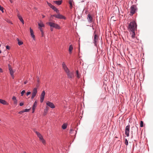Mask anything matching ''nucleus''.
<instances>
[{
	"label": "nucleus",
	"mask_w": 153,
	"mask_h": 153,
	"mask_svg": "<svg viewBox=\"0 0 153 153\" xmlns=\"http://www.w3.org/2000/svg\"><path fill=\"white\" fill-rule=\"evenodd\" d=\"M37 82L38 83L39 82V77H38L37 79Z\"/></svg>",
	"instance_id": "nucleus-44"
},
{
	"label": "nucleus",
	"mask_w": 153,
	"mask_h": 153,
	"mask_svg": "<svg viewBox=\"0 0 153 153\" xmlns=\"http://www.w3.org/2000/svg\"><path fill=\"white\" fill-rule=\"evenodd\" d=\"M31 94V92L30 91H28L26 93V94L27 96H28V95L30 94Z\"/></svg>",
	"instance_id": "nucleus-39"
},
{
	"label": "nucleus",
	"mask_w": 153,
	"mask_h": 153,
	"mask_svg": "<svg viewBox=\"0 0 153 153\" xmlns=\"http://www.w3.org/2000/svg\"><path fill=\"white\" fill-rule=\"evenodd\" d=\"M53 2L58 5H60L62 4L61 1H54Z\"/></svg>",
	"instance_id": "nucleus-22"
},
{
	"label": "nucleus",
	"mask_w": 153,
	"mask_h": 153,
	"mask_svg": "<svg viewBox=\"0 0 153 153\" xmlns=\"http://www.w3.org/2000/svg\"><path fill=\"white\" fill-rule=\"evenodd\" d=\"M0 10L3 13L4 12L3 8L2 7H1L0 5Z\"/></svg>",
	"instance_id": "nucleus-33"
},
{
	"label": "nucleus",
	"mask_w": 153,
	"mask_h": 153,
	"mask_svg": "<svg viewBox=\"0 0 153 153\" xmlns=\"http://www.w3.org/2000/svg\"><path fill=\"white\" fill-rule=\"evenodd\" d=\"M47 3L48 6L50 7L51 8H52L54 6L53 5H52L51 3H50L48 2H47Z\"/></svg>",
	"instance_id": "nucleus-28"
},
{
	"label": "nucleus",
	"mask_w": 153,
	"mask_h": 153,
	"mask_svg": "<svg viewBox=\"0 0 153 153\" xmlns=\"http://www.w3.org/2000/svg\"><path fill=\"white\" fill-rule=\"evenodd\" d=\"M17 41H18V44L19 45H20L23 44V42L20 41L19 39H17Z\"/></svg>",
	"instance_id": "nucleus-27"
},
{
	"label": "nucleus",
	"mask_w": 153,
	"mask_h": 153,
	"mask_svg": "<svg viewBox=\"0 0 153 153\" xmlns=\"http://www.w3.org/2000/svg\"><path fill=\"white\" fill-rule=\"evenodd\" d=\"M14 104L15 105H16L17 104V100H14Z\"/></svg>",
	"instance_id": "nucleus-36"
},
{
	"label": "nucleus",
	"mask_w": 153,
	"mask_h": 153,
	"mask_svg": "<svg viewBox=\"0 0 153 153\" xmlns=\"http://www.w3.org/2000/svg\"><path fill=\"white\" fill-rule=\"evenodd\" d=\"M83 0V1H84V0Z\"/></svg>",
	"instance_id": "nucleus-51"
},
{
	"label": "nucleus",
	"mask_w": 153,
	"mask_h": 153,
	"mask_svg": "<svg viewBox=\"0 0 153 153\" xmlns=\"http://www.w3.org/2000/svg\"><path fill=\"white\" fill-rule=\"evenodd\" d=\"M10 2L11 3H12L13 2V0H9Z\"/></svg>",
	"instance_id": "nucleus-46"
},
{
	"label": "nucleus",
	"mask_w": 153,
	"mask_h": 153,
	"mask_svg": "<svg viewBox=\"0 0 153 153\" xmlns=\"http://www.w3.org/2000/svg\"><path fill=\"white\" fill-rule=\"evenodd\" d=\"M137 25L136 23L134 21L131 22L129 24L128 29L130 32V34H132L133 33H135V31L137 30Z\"/></svg>",
	"instance_id": "nucleus-1"
},
{
	"label": "nucleus",
	"mask_w": 153,
	"mask_h": 153,
	"mask_svg": "<svg viewBox=\"0 0 153 153\" xmlns=\"http://www.w3.org/2000/svg\"><path fill=\"white\" fill-rule=\"evenodd\" d=\"M9 67V70L10 74L12 78L13 79H14V71L13 70L10 66L9 65H8Z\"/></svg>",
	"instance_id": "nucleus-11"
},
{
	"label": "nucleus",
	"mask_w": 153,
	"mask_h": 153,
	"mask_svg": "<svg viewBox=\"0 0 153 153\" xmlns=\"http://www.w3.org/2000/svg\"><path fill=\"white\" fill-rule=\"evenodd\" d=\"M125 144L126 145H128V140H127V139H125Z\"/></svg>",
	"instance_id": "nucleus-32"
},
{
	"label": "nucleus",
	"mask_w": 153,
	"mask_h": 153,
	"mask_svg": "<svg viewBox=\"0 0 153 153\" xmlns=\"http://www.w3.org/2000/svg\"><path fill=\"white\" fill-rule=\"evenodd\" d=\"M30 35L32 37L33 39L34 40H35V36L34 35V33L32 29H31V27L30 28Z\"/></svg>",
	"instance_id": "nucleus-15"
},
{
	"label": "nucleus",
	"mask_w": 153,
	"mask_h": 153,
	"mask_svg": "<svg viewBox=\"0 0 153 153\" xmlns=\"http://www.w3.org/2000/svg\"><path fill=\"white\" fill-rule=\"evenodd\" d=\"M37 92V88H33L32 91V96L31 97V99H33L36 95Z\"/></svg>",
	"instance_id": "nucleus-9"
},
{
	"label": "nucleus",
	"mask_w": 153,
	"mask_h": 153,
	"mask_svg": "<svg viewBox=\"0 0 153 153\" xmlns=\"http://www.w3.org/2000/svg\"><path fill=\"white\" fill-rule=\"evenodd\" d=\"M66 73L67 75L68 78L71 79L74 77L73 72L70 71L69 70Z\"/></svg>",
	"instance_id": "nucleus-8"
},
{
	"label": "nucleus",
	"mask_w": 153,
	"mask_h": 153,
	"mask_svg": "<svg viewBox=\"0 0 153 153\" xmlns=\"http://www.w3.org/2000/svg\"><path fill=\"white\" fill-rule=\"evenodd\" d=\"M23 105H24V103L23 102H21L19 104V105L21 106Z\"/></svg>",
	"instance_id": "nucleus-40"
},
{
	"label": "nucleus",
	"mask_w": 153,
	"mask_h": 153,
	"mask_svg": "<svg viewBox=\"0 0 153 153\" xmlns=\"http://www.w3.org/2000/svg\"><path fill=\"white\" fill-rule=\"evenodd\" d=\"M62 65L63 68L66 72L69 70L64 62H62Z\"/></svg>",
	"instance_id": "nucleus-13"
},
{
	"label": "nucleus",
	"mask_w": 153,
	"mask_h": 153,
	"mask_svg": "<svg viewBox=\"0 0 153 153\" xmlns=\"http://www.w3.org/2000/svg\"><path fill=\"white\" fill-rule=\"evenodd\" d=\"M10 47L9 46H8V45H7L6 46V48L7 49H8V50H9L10 49Z\"/></svg>",
	"instance_id": "nucleus-38"
},
{
	"label": "nucleus",
	"mask_w": 153,
	"mask_h": 153,
	"mask_svg": "<svg viewBox=\"0 0 153 153\" xmlns=\"http://www.w3.org/2000/svg\"><path fill=\"white\" fill-rule=\"evenodd\" d=\"M42 16L43 18H44L45 17V16L43 15H42Z\"/></svg>",
	"instance_id": "nucleus-47"
},
{
	"label": "nucleus",
	"mask_w": 153,
	"mask_h": 153,
	"mask_svg": "<svg viewBox=\"0 0 153 153\" xmlns=\"http://www.w3.org/2000/svg\"><path fill=\"white\" fill-rule=\"evenodd\" d=\"M137 10V8L136 6L135 5H133L131 6L130 7V13L131 14V15H133Z\"/></svg>",
	"instance_id": "nucleus-5"
},
{
	"label": "nucleus",
	"mask_w": 153,
	"mask_h": 153,
	"mask_svg": "<svg viewBox=\"0 0 153 153\" xmlns=\"http://www.w3.org/2000/svg\"><path fill=\"white\" fill-rule=\"evenodd\" d=\"M67 124L64 123L62 126V129L64 130L65 129L67 126Z\"/></svg>",
	"instance_id": "nucleus-24"
},
{
	"label": "nucleus",
	"mask_w": 153,
	"mask_h": 153,
	"mask_svg": "<svg viewBox=\"0 0 153 153\" xmlns=\"http://www.w3.org/2000/svg\"><path fill=\"white\" fill-rule=\"evenodd\" d=\"M0 103L4 105H8V103L5 100L0 99Z\"/></svg>",
	"instance_id": "nucleus-17"
},
{
	"label": "nucleus",
	"mask_w": 153,
	"mask_h": 153,
	"mask_svg": "<svg viewBox=\"0 0 153 153\" xmlns=\"http://www.w3.org/2000/svg\"><path fill=\"white\" fill-rule=\"evenodd\" d=\"M131 41L135 43L139 42V39L137 37H135V33H133L132 34H131Z\"/></svg>",
	"instance_id": "nucleus-4"
},
{
	"label": "nucleus",
	"mask_w": 153,
	"mask_h": 153,
	"mask_svg": "<svg viewBox=\"0 0 153 153\" xmlns=\"http://www.w3.org/2000/svg\"><path fill=\"white\" fill-rule=\"evenodd\" d=\"M76 77L78 79H79L81 77V75L79 73V71L78 70H77L76 71Z\"/></svg>",
	"instance_id": "nucleus-26"
},
{
	"label": "nucleus",
	"mask_w": 153,
	"mask_h": 153,
	"mask_svg": "<svg viewBox=\"0 0 153 153\" xmlns=\"http://www.w3.org/2000/svg\"><path fill=\"white\" fill-rule=\"evenodd\" d=\"M73 49V47L72 45H69L68 49V51L70 54L72 53V51Z\"/></svg>",
	"instance_id": "nucleus-19"
},
{
	"label": "nucleus",
	"mask_w": 153,
	"mask_h": 153,
	"mask_svg": "<svg viewBox=\"0 0 153 153\" xmlns=\"http://www.w3.org/2000/svg\"><path fill=\"white\" fill-rule=\"evenodd\" d=\"M25 92V90H23L21 92V96H23Z\"/></svg>",
	"instance_id": "nucleus-30"
},
{
	"label": "nucleus",
	"mask_w": 153,
	"mask_h": 153,
	"mask_svg": "<svg viewBox=\"0 0 153 153\" xmlns=\"http://www.w3.org/2000/svg\"><path fill=\"white\" fill-rule=\"evenodd\" d=\"M24 113L23 111H21L19 112V114H22V113Z\"/></svg>",
	"instance_id": "nucleus-42"
},
{
	"label": "nucleus",
	"mask_w": 153,
	"mask_h": 153,
	"mask_svg": "<svg viewBox=\"0 0 153 153\" xmlns=\"http://www.w3.org/2000/svg\"><path fill=\"white\" fill-rule=\"evenodd\" d=\"M51 27V30L52 31L53 30V28L54 27L56 29H59L61 28L60 26L57 24L51 22H49L47 23Z\"/></svg>",
	"instance_id": "nucleus-2"
},
{
	"label": "nucleus",
	"mask_w": 153,
	"mask_h": 153,
	"mask_svg": "<svg viewBox=\"0 0 153 153\" xmlns=\"http://www.w3.org/2000/svg\"><path fill=\"white\" fill-rule=\"evenodd\" d=\"M73 131H74V130H73V129H70V133H72V132Z\"/></svg>",
	"instance_id": "nucleus-41"
},
{
	"label": "nucleus",
	"mask_w": 153,
	"mask_h": 153,
	"mask_svg": "<svg viewBox=\"0 0 153 153\" xmlns=\"http://www.w3.org/2000/svg\"><path fill=\"white\" fill-rule=\"evenodd\" d=\"M94 43L95 46H97V44L98 41V36H97L96 31H94V33L93 36Z\"/></svg>",
	"instance_id": "nucleus-3"
},
{
	"label": "nucleus",
	"mask_w": 153,
	"mask_h": 153,
	"mask_svg": "<svg viewBox=\"0 0 153 153\" xmlns=\"http://www.w3.org/2000/svg\"><path fill=\"white\" fill-rule=\"evenodd\" d=\"M18 17L19 18V19L20 20V21L23 24H24V20H23V18H22V17L21 16H20L19 15H18Z\"/></svg>",
	"instance_id": "nucleus-21"
},
{
	"label": "nucleus",
	"mask_w": 153,
	"mask_h": 153,
	"mask_svg": "<svg viewBox=\"0 0 153 153\" xmlns=\"http://www.w3.org/2000/svg\"><path fill=\"white\" fill-rule=\"evenodd\" d=\"M1 53V51L0 50V54Z\"/></svg>",
	"instance_id": "nucleus-48"
},
{
	"label": "nucleus",
	"mask_w": 153,
	"mask_h": 153,
	"mask_svg": "<svg viewBox=\"0 0 153 153\" xmlns=\"http://www.w3.org/2000/svg\"><path fill=\"white\" fill-rule=\"evenodd\" d=\"M46 105L52 108H53L55 107V106L54 104L52 102L49 101H48L47 102Z\"/></svg>",
	"instance_id": "nucleus-12"
},
{
	"label": "nucleus",
	"mask_w": 153,
	"mask_h": 153,
	"mask_svg": "<svg viewBox=\"0 0 153 153\" xmlns=\"http://www.w3.org/2000/svg\"><path fill=\"white\" fill-rule=\"evenodd\" d=\"M35 132L36 134L37 137L39 138L40 140L43 138L42 136L39 132L36 131Z\"/></svg>",
	"instance_id": "nucleus-18"
},
{
	"label": "nucleus",
	"mask_w": 153,
	"mask_h": 153,
	"mask_svg": "<svg viewBox=\"0 0 153 153\" xmlns=\"http://www.w3.org/2000/svg\"><path fill=\"white\" fill-rule=\"evenodd\" d=\"M45 91H43L42 93L41 94L40 97V102L41 103H42L44 100L45 96Z\"/></svg>",
	"instance_id": "nucleus-10"
},
{
	"label": "nucleus",
	"mask_w": 153,
	"mask_h": 153,
	"mask_svg": "<svg viewBox=\"0 0 153 153\" xmlns=\"http://www.w3.org/2000/svg\"><path fill=\"white\" fill-rule=\"evenodd\" d=\"M12 99L13 100H16V97L15 96H13L12 98Z\"/></svg>",
	"instance_id": "nucleus-37"
},
{
	"label": "nucleus",
	"mask_w": 153,
	"mask_h": 153,
	"mask_svg": "<svg viewBox=\"0 0 153 153\" xmlns=\"http://www.w3.org/2000/svg\"><path fill=\"white\" fill-rule=\"evenodd\" d=\"M23 153H26V152H24Z\"/></svg>",
	"instance_id": "nucleus-50"
},
{
	"label": "nucleus",
	"mask_w": 153,
	"mask_h": 153,
	"mask_svg": "<svg viewBox=\"0 0 153 153\" xmlns=\"http://www.w3.org/2000/svg\"><path fill=\"white\" fill-rule=\"evenodd\" d=\"M40 30L41 32L42 33V34L43 33V29L41 27H39Z\"/></svg>",
	"instance_id": "nucleus-35"
},
{
	"label": "nucleus",
	"mask_w": 153,
	"mask_h": 153,
	"mask_svg": "<svg viewBox=\"0 0 153 153\" xmlns=\"http://www.w3.org/2000/svg\"><path fill=\"white\" fill-rule=\"evenodd\" d=\"M53 10L55 11H56L57 13H59V11L58 10V9L55 7L54 6H53L52 8Z\"/></svg>",
	"instance_id": "nucleus-23"
},
{
	"label": "nucleus",
	"mask_w": 153,
	"mask_h": 153,
	"mask_svg": "<svg viewBox=\"0 0 153 153\" xmlns=\"http://www.w3.org/2000/svg\"><path fill=\"white\" fill-rule=\"evenodd\" d=\"M88 21L90 23H91L92 22V17L89 14L88 15L87 18Z\"/></svg>",
	"instance_id": "nucleus-16"
},
{
	"label": "nucleus",
	"mask_w": 153,
	"mask_h": 153,
	"mask_svg": "<svg viewBox=\"0 0 153 153\" xmlns=\"http://www.w3.org/2000/svg\"><path fill=\"white\" fill-rule=\"evenodd\" d=\"M42 142L43 144H45V141L44 140V139L42 138L40 140Z\"/></svg>",
	"instance_id": "nucleus-29"
},
{
	"label": "nucleus",
	"mask_w": 153,
	"mask_h": 153,
	"mask_svg": "<svg viewBox=\"0 0 153 153\" xmlns=\"http://www.w3.org/2000/svg\"><path fill=\"white\" fill-rule=\"evenodd\" d=\"M38 25L39 26V27L42 28V27H45L44 24L41 21L40 22L38 23Z\"/></svg>",
	"instance_id": "nucleus-20"
},
{
	"label": "nucleus",
	"mask_w": 153,
	"mask_h": 153,
	"mask_svg": "<svg viewBox=\"0 0 153 153\" xmlns=\"http://www.w3.org/2000/svg\"><path fill=\"white\" fill-rule=\"evenodd\" d=\"M37 102L36 101H35L32 107V113H33L35 111V109L37 106Z\"/></svg>",
	"instance_id": "nucleus-14"
},
{
	"label": "nucleus",
	"mask_w": 153,
	"mask_h": 153,
	"mask_svg": "<svg viewBox=\"0 0 153 153\" xmlns=\"http://www.w3.org/2000/svg\"><path fill=\"white\" fill-rule=\"evenodd\" d=\"M130 126L129 124L126 126L125 128V134L127 137L129 136V133L130 132Z\"/></svg>",
	"instance_id": "nucleus-7"
},
{
	"label": "nucleus",
	"mask_w": 153,
	"mask_h": 153,
	"mask_svg": "<svg viewBox=\"0 0 153 153\" xmlns=\"http://www.w3.org/2000/svg\"><path fill=\"white\" fill-rule=\"evenodd\" d=\"M42 36H43V34H42Z\"/></svg>",
	"instance_id": "nucleus-49"
},
{
	"label": "nucleus",
	"mask_w": 153,
	"mask_h": 153,
	"mask_svg": "<svg viewBox=\"0 0 153 153\" xmlns=\"http://www.w3.org/2000/svg\"><path fill=\"white\" fill-rule=\"evenodd\" d=\"M27 83V81H26L24 82V84H26Z\"/></svg>",
	"instance_id": "nucleus-45"
},
{
	"label": "nucleus",
	"mask_w": 153,
	"mask_h": 153,
	"mask_svg": "<svg viewBox=\"0 0 153 153\" xmlns=\"http://www.w3.org/2000/svg\"><path fill=\"white\" fill-rule=\"evenodd\" d=\"M29 109H25L23 110L24 112H29Z\"/></svg>",
	"instance_id": "nucleus-34"
},
{
	"label": "nucleus",
	"mask_w": 153,
	"mask_h": 153,
	"mask_svg": "<svg viewBox=\"0 0 153 153\" xmlns=\"http://www.w3.org/2000/svg\"><path fill=\"white\" fill-rule=\"evenodd\" d=\"M0 72L2 73L3 72L2 70L1 69V68H0Z\"/></svg>",
	"instance_id": "nucleus-43"
},
{
	"label": "nucleus",
	"mask_w": 153,
	"mask_h": 153,
	"mask_svg": "<svg viewBox=\"0 0 153 153\" xmlns=\"http://www.w3.org/2000/svg\"><path fill=\"white\" fill-rule=\"evenodd\" d=\"M73 0H69V3L70 4V7L71 9L73 7Z\"/></svg>",
	"instance_id": "nucleus-25"
},
{
	"label": "nucleus",
	"mask_w": 153,
	"mask_h": 153,
	"mask_svg": "<svg viewBox=\"0 0 153 153\" xmlns=\"http://www.w3.org/2000/svg\"><path fill=\"white\" fill-rule=\"evenodd\" d=\"M57 13V14L51 15V16L52 17H54L58 19H66L65 17L64 16L60 14L59 13Z\"/></svg>",
	"instance_id": "nucleus-6"
},
{
	"label": "nucleus",
	"mask_w": 153,
	"mask_h": 153,
	"mask_svg": "<svg viewBox=\"0 0 153 153\" xmlns=\"http://www.w3.org/2000/svg\"><path fill=\"white\" fill-rule=\"evenodd\" d=\"M140 126L141 127H142L143 126V122L142 121H140Z\"/></svg>",
	"instance_id": "nucleus-31"
}]
</instances>
